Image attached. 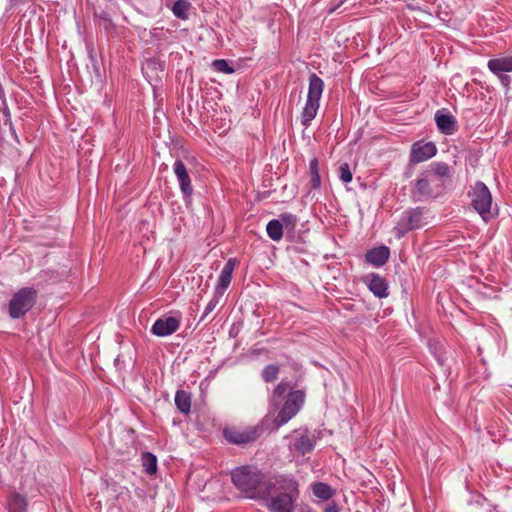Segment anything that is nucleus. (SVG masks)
<instances>
[{
	"label": "nucleus",
	"instance_id": "obj_23",
	"mask_svg": "<svg viewBox=\"0 0 512 512\" xmlns=\"http://www.w3.org/2000/svg\"><path fill=\"white\" fill-rule=\"evenodd\" d=\"M267 235L274 241H279L283 236V226L277 219H272L266 226Z\"/></svg>",
	"mask_w": 512,
	"mask_h": 512
},
{
	"label": "nucleus",
	"instance_id": "obj_9",
	"mask_svg": "<svg viewBox=\"0 0 512 512\" xmlns=\"http://www.w3.org/2000/svg\"><path fill=\"white\" fill-rule=\"evenodd\" d=\"M289 447L301 455L310 453L315 447V436L308 430H295Z\"/></svg>",
	"mask_w": 512,
	"mask_h": 512
},
{
	"label": "nucleus",
	"instance_id": "obj_19",
	"mask_svg": "<svg viewBox=\"0 0 512 512\" xmlns=\"http://www.w3.org/2000/svg\"><path fill=\"white\" fill-rule=\"evenodd\" d=\"M435 121L438 129L445 134H452L455 130V118L448 112L437 111Z\"/></svg>",
	"mask_w": 512,
	"mask_h": 512
},
{
	"label": "nucleus",
	"instance_id": "obj_24",
	"mask_svg": "<svg viewBox=\"0 0 512 512\" xmlns=\"http://www.w3.org/2000/svg\"><path fill=\"white\" fill-rule=\"evenodd\" d=\"M191 7V4L186 0H177L174 2L172 6V12L174 16L181 20H186L188 18V12Z\"/></svg>",
	"mask_w": 512,
	"mask_h": 512
},
{
	"label": "nucleus",
	"instance_id": "obj_30",
	"mask_svg": "<svg viewBox=\"0 0 512 512\" xmlns=\"http://www.w3.org/2000/svg\"><path fill=\"white\" fill-rule=\"evenodd\" d=\"M339 178L344 183H349L352 181L353 175L350 170V167L347 163H343L339 167Z\"/></svg>",
	"mask_w": 512,
	"mask_h": 512
},
{
	"label": "nucleus",
	"instance_id": "obj_11",
	"mask_svg": "<svg viewBox=\"0 0 512 512\" xmlns=\"http://www.w3.org/2000/svg\"><path fill=\"white\" fill-rule=\"evenodd\" d=\"M173 171L179 183L184 201H190L193 194V187L185 164L181 160H176L173 164Z\"/></svg>",
	"mask_w": 512,
	"mask_h": 512
},
{
	"label": "nucleus",
	"instance_id": "obj_1",
	"mask_svg": "<svg viewBox=\"0 0 512 512\" xmlns=\"http://www.w3.org/2000/svg\"><path fill=\"white\" fill-rule=\"evenodd\" d=\"M452 178L451 167L444 162H432L422 171L411 190L413 202H424L442 196Z\"/></svg>",
	"mask_w": 512,
	"mask_h": 512
},
{
	"label": "nucleus",
	"instance_id": "obj_25",
	"mask_svg": "<svg viewBox=\"0 0 512 512\" xmlns=\"http://www.w3.org/2000/svg\"><path fill=\"white\" fill-rule=\"evenodd\" d=\"M309 169L311 174V186L313 189H318L321 186V177L319 174V162L316 157L311 159L309 163Z\"/></svg>",
	"mask_w": 512,
	"mask_h": 512
},
{
	"label": "nucleus",
	"instance_id": "obj_8",
	"mask_svg": "<svg viewBox=\"0 0 512 512\" xmlns=\"http://www.w3.org/2000/svg\"><path fill=\"white\" fill-rule=\"evenodd\" d=\"M470 197L473 208L484 221H488L492 216V195L488 187L483 182H477L472 188Z\"/></svg>",
	"mask_w": 512,
	"mask_h": 512
},
{
	"label": "nucleus",
	"instance_id": "obj_2",
	"mask_svg": "<svg viewBox=\"0 0 512 512\" xmlns=\"http://www.w3.org/2000/svg\"><path fill=\"white\" fill-rule=\"evenodd\" d=\"M272 478L250 466L238 467L232 472L233 484L252 499L268 500Z\"/></svg>",
	"mask_w": 512,
	"mask_h": 512
},
{
	"label": "nucleus",
	"instance_id": "obj_26",
	"mask_svg": "<svg viewBox=\"0 0 512 512\" xmlns=\"http://www.w3.org/2000/svg\"><path fill=\"white\" fill-rule=\"evenodd\" d=\"M142 464L144 467V470L152 475L156 473L157 471V458L154 454L150 452H145L142 455Z\"/></svg>",
	"mask_w": 512,
	"mask_h": 512
},
{
	"label": "nucleus",
	"instance_id": "obj_17",
	"mask_svg": "<svg viewBox=\"0 0 512 512\" xmlns=\"http://www.w3.org/2000/svg\"><path fill=\"white\" fill-rule=\"evenodd\" d=\"M428 346H429L430 352L435 357L439 366L445 368L444 374L449 375L450 374L449 368H446L447 357H446V349H445L444 344L438 340L433 339V340L429 341Z\"/></svg>",
	"mask_w": 512,
	"mask_h": 512
},
{
	"label": "nucleus",
	"instance_id": "obj_10",
	"mask_svg": "<svg viewBox=\"0 0 512 512\" xmlns=\"http://www.w3.org/2000/svg\"><path fill=\"white\" fill-rule=\"evenodd\" d=\"M260 432V428L250 427L244 430L225 429L223 434L228 442L239 445L255 441L260 436Z\"/></svg>",
	"mask_w": 512,
	"mask_h": 512
},
{
	"label": "nucleus",
	"instance_id": "obj_12",
	"mask_svg": "<svg viewBox=\"0 0 512 512\" xmlns=\"http://www.w3.org/2000/svg\"><path fill=\"white\" fill-rule=\"evenodd\" d=\"M179 317L167 316L157 319L151 327V333L158 337H166L176 332L180 327Z\"/></svg>",
	"mask_w": 512,
	"mask_h": 512
},
{
	"label": "nucleus",
	"instance_id": "obj_18",
	"mask_svg": "<svg viewBox=\"0 0 512 512\" xmlns=\"http://www.w3.org/2000/svg\"><path fill=\"white\" fill-rule=\"evenodd\" d=\"M488 68L498 76L505 72H512V55L490 59L488 61Z\"/></svg>",
	"mask_w": 512,
	"mask_h": 512
},
{
	"label": "nucleus",
	"instance_id": "obj_13",
	"mask_svg": "<svg viewBox=\"0 0 512 512\" xmlns=\"http://www.w3.org/2000/svg\"><path fill=\"white\" fill-rule=\"evenodd\" d=\"M437 153L436 145L433 142L418 141L412 145L410 152V161L420 163L434 157Z\"/></svg>",
	"mask_w": 512,
	"mask_h": 512
},
{
	"label": "nucleus",
	"instance_id": "obj_15",
	"mask_svg": "<svg viewBox=\"0 0 512 512\" xmlns=\"http://www.w3.org/2000/svg\"><path fill=\"white\" fill-rule=\"evenodd\" d=\"M236 262L237 261L235 258H229L225 263L224 267L222 268L217 284L214 289V291H216L217 294L224 295L226 289L229 287L236 266Z\"/></svg>",
	"mask_w": 512,
	"mask_h": 512
},
{
	"label": "nucleus",
	"instance_id": "obj_29",
	"mask_svg": "<svg viewBox=\"0 0 512 512\" xmlns=\"http://www.w3.org/2000/svg\"><path fill=\"white\" fill-rule=\"evenodd\" d=\"M279 373V369L276 365H267L262 371V377L265 382L274 381Z\"/></svg>",
	"mask_w": 512,
	"mask_h": 512
},
{
	"label": "nucleus",
	"instance_id": "obj_7",
	"mask_svg": "<svg viewBox=\"0 0 512 512\" xmlns=\"http://www.w3.org/2000/svg\"><path fill=\"white\" fill-rule=\"evenodd\" d=\"M37 292L31 287H25L16 292L9 302V315L18 319L25 315L35 304Z\"/></svg>",
	"mask_w": 512,
	"mask_h": 512
},
{
	"label": "nucleus",
	"instance_id": "obj_4",
	"mask_svg": "<svg viewBox=\"0 0 512 512\" xmlns=\"http://www.w3.org/2000/svg\"><path fill=\"white\" fill-rule=\"evenodd\" d=\"M286 396L283 407L274 419L276 429L285 425L291 420L302 408L305 401V394L301 390L291 391V386L288 383L280 382L273 391L271 397V404L275 407Z\"/></svg>",
	"mask_w": 512,
	"mask_h": 512
},
{
	"label": "nucleus",
	"instance_id": "obj_22",
	"mask_svg": "<svg viewBox=\"0 0 512 512\" xmlns=\"http://www.w3.org/2000/svg\"><path fill=\"white\" fill-rule=\"evenodd\" d=\"M312 491L316 497H318L322 500H328L334 494L332 487L323 482L314 483L312 485Z\"/></svg>",
	"mask_w": 512,
	"mask_h": 512
},
{
	"label": "nucleus",
	"instance_id": "obj_16",
	"mask_svg": "<svg viewBox=\"0 0 512 512\" xmlns=\"http://www.w3.org/2000/svg\"><path fill=\"white\" fill-rule=\"evenodd\" d=\"M390 257V249L380 245L368 250L365 254V261L373 267L379 268L386 264Z\"/></svg>",
	"mask_w": 512,
	"mask_h": 512
},
{
	"label": "nucleus",
	"instance_id": "obj_3",
	"mask_svg": "<svg viewBox=\"0 0 512 512\" xmlns=\"http://www.w3.org/2000/svg\"><path fill=\"white\" fill-rule=\"evenodd\" d=\"M268 508L271 512H293L299 496L298 483L292 476L275 475L269 487Z\"/></svg>",
	"mask_w": 512,
	"mask_h": 512
},
{
	"label": "nucleus",
	"instance_id": "obj_28",
	"mask_svg": "<svg viewBox=\"0 0 512 512\" xmlns=\"http://www.w3.org/2000/svg\"><path fill=\"white\" fill-rule=\"evenodd\" d=\"M212 67L217 72L225 73V74H233L235 72L234 68L229 65V63L224 59H216L212 62Z\"/></svg>",
	"mask_w": 512,
	"mask_h": 512
},
{
	"label": "nucleus",
	"instance_id": "obj_27",
	"mask_svg": "<svg viewBox=\"0 0 512 512\" xmlns=\"http://www.w3.org/2000/svg\"><path fill=\"white\" fill-rule=\"evenodd\" d=\"M223 294H217L216 291H214L212 298L207 303L203 315L201 316V321L204 320L219 304L220 299L222 298Z\"/></svg>",
	"mask_w": 512,
	"mask_h": 512
},
{
	"label": "nucleus",
	"instance_id": "obj_6",
	"mask_svg": "<svg viewBox=\"0 0 512 512\" xmlns=\"http://www.w3.org/2000/svg\"><path fill=\"white\" fill-rule=\"evenodd\" d=\"M427 223L424 208H408L402 212L397 224L393 228V232L395 237L400 239L409 231L420 229L427 225Z\"/></svg>",
	"mask_w": 512,
	"mask_h": 512
},
{
	"label": "nucleus",
	"instance_id": "obj_31",
	"mask_svg": "<svg viewBox=\"0 0 512 512\" xmlns=\"http://www.w3.org/2000/svg\"><path fill=\"white\" fill-rule=\"evenodd\" d=\"M324 512H339V509L336 504H331L325 508Z\"/></svg>",
	"mask_w": 512,
	"mask_h": 512
},
{
	"label": "nucleus",
	"instance_id": "obj_21",
	"mask_svg": "<svg viewBox=\"0 0 512 512\" xmlns=\"http://www.w3.org/2000/svg\"><path fill=\"white\" fill-rule=\"evenodd\" d=\"M175 405L182 413L188 414L191 409L190 394L183 390H178L175 394Z\"/></svg>",
	"mask_w": 512,
	"mask_h": 512
},
{
	"label": "nucleus",
	"instance_id": "obj_20",
	"mask_svg": "<svg viewBox=\"0 0 512 512\" xmlns=\"http://www.w3.org/2000/svg\"><path fill=\"white\" fill-rule=\"evenodd\" d=\"M9 512H27V499L25 496L14 493L8 500Z\"/></svg>",
	"mask_w": 512,
	"mask_h": 512
},
{
	"label": "nucleus",
	"instance_id": "obj_14",
	"mask_svg": "<svg viewBox=\"0 0 512 512\" xmlns=\"http://www.w3.org/2000/svg\"><path fill=\"white\" fill-rule=\"evenodd\" d=\"M363 282L368 287L369 291L373 293L375 297L380 299L387 298L389 296V286L384 277L378 273H370L363 278Z\"/></svg>",
	"mask_w": 512,
	"mask_h": 512
},
{
	"label": "nucleus",
	"instance_id": "obj_5",
	"mask_svg": "<svg viewBox=\"0 0 512 512\" xmlns=\"http://www.w3.org/2000/svg\"><path fill=\"white\" fill-rule=\"evenodd\" d=\"M323 90L324 81L315 73H311L309 76L307 99L301 114V123L304 127H308L316 117Z\"/></svg>",
	"mask_w": 512,
	"mask_h": 512
}]
</instances>
